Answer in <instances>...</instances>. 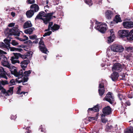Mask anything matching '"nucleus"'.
<instances>
[{"instance_id":"obj_36","label":"nucleus","mask_w":133,"mask_h":133,"mask_svg":"<svg viewBox=\"0 0 133 133\" xmlns=\"http://www.w3.org/2000/svg\"><path fill=\"white\" fill-rule=\"evenodd\" d=\"M98 114L97 113L96 116L95 117H90L89 118V121L91 122L93 120H96L98 118Z\"/></svg>"},{"instance_id":"obj_60","label":"nucleus","mask_w":133,"mask_h":133,"mask_svg":"<svg viewBox=\"0 0 133 133\" xmlns=\"http://www.w3.org/2000/svg\"><path fill=\"white\" fill-rule=\"evenodd\" d=\"M49 6H48V5H47L46 6H44V9H46V8H48V9L49 8Z\"/></svg>"},{"instance_id":"obj_13","label":"nucleus","mask_w":133,"mask_h":133,"mask_svg":"<svg viewBox=\"0 0 133 133\" xmlns=\"http://www.w3.org/2000/svg\"><path fill=\"white\" fill-rule=\"evenodd\" d=\"M23 70L21 69L19 71H17L16 68L14 70H12L11 72L12 74L13 75L16 77H20L21 75L23 74Z\"/></svg>"},{"instance_id":"obj_44","label":"nucleus","mask_w":133,"mask_h":133,"mask_svg":"<svg viewBox=\"0 0 133 133\" xmlns=\"http://www.w3.org/2000/svg\"><path fill=\"white\" fill-rule=\"evenodd\" d=\"M49 31L48 32H45L44 35H43V37H45L46 36H49L52 33L51 31Z\"/></svg>"},{"instance_id":"obj_1","label":"nucleus","mask_w":133,"mask_h":133,"mask_svg":"<svg viewBox=\"0 0 133 133\" xmlns=\"http://www.w3.org/2000/svg\"><path fill=\"white\" fill-rule=\"evenodd\" d=\"M29 62V61L28 60H23L21 63V66L22 68L21 69L23 70V74L21 75V76L20 77L22 78L23 79L22 82H23V85L25 84L24 83L28 81V77L29 76L32 71L30 70L25 71V68H26L27 65Z\"/></svg>"},{"instance_id":"obj_52","label":"nucleus","mask_w":133,"mask_h":133,"mask_svg":"<svg viewBox=\"0 0 133 133\" xmlns=\"http://www.w3.org/2000/svg\"><path fill=\"white\" fill-rule=\"evenodd\" d=\"M131 56L129 55H127L125 57V58L126 59L129 61H130L131 60L130 57Z\"/></svg>"},{"instance_id":"obj_4","label":"nucleus","mask_w":133,"mask_h":133,"mask_svg":"<svg viewBox=\"0 0 133 133\" xmlns=\"http://www.w3.org/2000/svg\"><path fill=\"white\" fill-rule=\"evenodd\" d=\"M5 34L7 36L14 35L20 36V35H22V32L19 31L17 27H15L12 28H7L4 31Z\"/></svg>"},{"instance_id":"obj_11","label":"nucleus","mask_w":133,"mask_h":133,"mask_svg":"<svg viewBox=\"0 0 133 133\" xmlns=\"http://www.w3.org/2000/svg\"><path fill=\"white\" fill-rule=\"evenodd\" d=\"M99 85L98 91L99 95L101 96H102L104 93L105 90L104 86V83L103 81L102 82H99Z\"/></svg>"},{"instance_id":"obj_12","label":"nucleus","mask_w":133,"mask_h":133,"mask_svg":"<svg viewBox=\"0 0 133 133\" xmlns=\"http://www.w3.org/2000/svg\"><path fill=\"white\" fill-rule=\"evenodd\" d=\"M15 80L14 79H12L11 80L9 83V85H12L16 84V83H20L22 82V79L21 77H17Z\"/></svg>"},{"instance_id":"obj_22","label":"nucleus","mask_w":133,"mask_h":133,"mask_svg":"<svg viewBox=\"0 0 133 133\" xmlns=\"http://www.w3.org/2000/svg\"><path fill=\"white\" fill-rule=\"evenodd\" d=\"M119 76L117 72H114L111 75L110 77L113 81H115L117 80Z\"/></svg>"},{"instance_id":"obj_40","label":"nucleus","mask_w":133,"mask_h":133,"mask_svg":"<svg viewBox=\"0 0 133 133\" xmlns=\"http://www.w3.org/2000/svg\"><path fill=\"white\" fill-rule=\"evenodd\" d=\"M85 3L89 5H92V3L91 0H84Z\"/></svg>"},{"instance_id":"obj_6","label":"nucleus","mask_w":133,"mask_h":133,"mask_svg":"<svg viewBox=\"0 0 133 133\" xmlns=\"http://www.w3.org/2000/svg\"><path fill=\"white\" fill-rule=\"evenodd\" d=\"M100 23V22L96 21L95 23L96 25L95 26V28L101 32L104 33L107 30V24L105 23L99 24Z\"/></svg>"},{"instance_id":"obj_54","label":"nucleus","mask_w":133,"mask_h":133,"mask_svg":"<svg viewBox=\"0 0 133 133\" xmlns=\"http://www.w3.org/2000/svg\"><path fill=\"white\" fill-rule=\"evenodd\" d=\"M28 2L29 4H32L35 2V0H28Z\"/></svg>"},{"instance_id":"obj_28","label":"nucleus","mask_w":133,"mask_h":133,"mask_svg":"<svg viewBox=\"0 0 133 133\" xmlns=\"http://www.w3.org/2000/svg\"><path fill=\"white\" fill-rule=\"evenodd\" d=\"M124 133H133V127L130 126L124 130Z\"/></svg>"},{"instance_id":"obj_58","label":"nucleus","mask_w":133,"mask_h":133,"mask_svg":"<svg viewBox=\"0 0 133 133\" xmlns=\"http://www.w3.org/2000/svg\"><path fill=\"white\" fill-rule=\"evenodd\" d=\"M11 15L13 17H14L15 16V12H11Z\"/></svg>"},{"instance_id":"obj_9","label":"nucleus","mask_w":133,"mask_h":133,"mask_svg":"<svg viewBox=\"0 0 133 133\" xmlns=\"http://www.w3.org/2000/svg\"><path fill=\"white\" fill-rule=\"evenodd\" d=\"M105 100L109 102L111 104H112L114 101V99L112 94L109 92H108L104 98Z\"/></svg>"},{"instance_id":"obj_35","label":"nucleus","mask_w":133,"mask_h":133,"mask_svg":"<svg viewBox=\"0 0 133 133\" xmlns=\"http://www.w3.org/2000/svg\"><path fill=\"white\" fill-rule=\"evenodd\" d=\"M49 21H49L48 23H49L48 28V29H46L45 30V31H49L51 29V27H52V26L53 25V23L52 22H49Z\"/></svg>"},{"instance_id":"obj_55","label":"nucleus","mask_w":133,"mask_h":133,"mask_svg":"<svg viewBox=\"0 0 133 133\" xmlns=\"http://www.w3.org/2000/svg\"><path fill=\"white\" fill-rule=\"evenodd\" d=\"M15 23H11L8 25V26L10 27H12L14 26L15 25Z\"/></svg>"},{"instance_id":"obj_64","label":"nucleus","mask_w":133,"mask_h":133,"mask_svg":"<svg viewBox=\"0 0 133 133\" xmlns=\"http://www.w3.org/2000/svg\"><path fill=\"white\" fill-rule=\"evenodd\" d=\"M49 0H46V4H48L49 3Z\"/></svg>"},{"instance_id":"obj_51","label":"nucleus","mask_w":133,"mask_h":133,"mask_svg":"<svg viewBox=\"0 0 133 133\" xmlns=\"http://www.w3.org/2000/svg\"><path fill=\"white\" fill-rule=\"evenodd\" d=\"M132 48L131 47H127L126 48V50L128 52L131 51L132 49Z\"/></svg>"},{"instance_id":"obj_47","label":"nucleus","mask_w":133,"mask_h":133,"mask_svg":"<svg viewBox=\"0 0 133 133\" xmlns=\"http://www.w3.org/2000/svg\"><path fill=\"white\" fill-rule=\"evenodd\" d=\"M125 104L128 105L129 106L130 105V103L129 101H126V99H125V101L124 102H122V105H123V104Z\"/></svg>"},{"instance_id":"obj_2","label":"nucleus","mask_w":133,"mask_h":133,"mask_svg":"<svg viewBox=\"0 0 133 133\" xmlns=\"http://www.w3.org/2000/svg\"><path fill=\"white\" fill-rule=\"evenodd\" d=\"M11 38L8 37L4 40V43L3 42L0 43V47L3 49L5 51H9L10 50L11 51H21L22 49L21 48H16L14 47H11L10 46V41Z\"/></svg>"},{"instance_id":"obj_46","label":"nucleus","mask_w":133,"mask_h":133,"mask_svg":"<svg viewBox=\"0 0 133 133\" xmlns=\"http://www.w3.org/2000/svg\"><path fill=\"white\" fill-rule=\"evenodd\" d=\"M26 43L29 46H31L32 45V42L30 40H28L26 42Z\"/></svg>"},{"instance_id":"obj_10","label":"nucleus","mask_w":133,"mask_h":133,"mask_svg":"<svg viewBox=\"0 0 133 133\" xmlns=\"http://www.w3.org/2000/svg\"><path fill=\"white\" fill-rule=\"evenodd\" d=\"M39 48L41 52L46 54H47V52H49V51H48L42 40L40 41L39 42Z\"/></svg>"},{"instance_id":"obj_27","label":"nucleus","mask_w":133,"mask_h":133,"mask_svg":"<svg viewBox=\"0 0 133 133\" xmlns=\"http://www.w3.org/2000/svg\"><path fill=\"white\" fill-rule=\"evenodd\" d=\"M32 26V25L30 21H28L25 23L24 24L23 28L24 29H26L27 28L31 27Z\"/></svg>"},{"instance_id":"obj_62","label":"nucleus","mask_w":133,"mask_h":133,"mask_svg":"<svg viewBox=\"0 0 133 133\" xmlns=\"http://www.w3.org/2000/svg\"><path fill=\"white\" fill-rule=\"evenodd\" d=\"M45 10V12L46 13H47L48 12V10L47 9H46Z\"/></svg>"},{"instance_id":"obj_23","label":"nucleus","mask_w":133,"mask_h":133,"mask_svg":"<svg viewBox=\"0 0 133 133\" xmlns=\"http://www.w3.org/2000/svg\"><path fill=\"white\" fill-rule=\"evenodd\" d=\"M113 15V12L110 10H108L105 13V16L106 18L108 19H111Z\"/></svg>"},{"instance_id":"obj_56","label":"nucleus","mask_w":133,"mask_h":133,"mask_svg":"<svg viewBox=\"0 0 133 133\" xmlns=\"http://www.w3.org/2000/svg\"><path fill=\"white\" fill-rule=\"evenodd\" d=\"M95 1L96 2L98 3L99 4H100L101 3L102 0H95Z\"/></svg>"},{"instance_id":"obj_15","label":"nucleus","mask_w":133,"mask_h":133,"mask_svg":"<svg viewBox=\"0 0 133 133\" xmlns=\"http://www.w3.org/2000/svg\"><path fill=\"white\" fill-rule=\"evenodd\" d=\"M128 33V31L125 30H119L118 32V35L121 38H125L127 34Z\"/></svg>"},{"instance_id":"obj_57","label":"nucleus","mask_w":133,"mask_h":133,"mask_svg":"<svg viewBox=\"0 0 133 133\" xmlns=\"http://www.w3.org/2000/svg\"><path fill=\"white\" fill-rule=\"evenodd\" d=\"M35 40L33 42V43H37L39 41V39L37 38L36 39H35Z\"/></svg>"},{"instance_id":"obj_20","label":"nucleus","mask_w":133,"mask_h":133,"mask_svg":"<svg viewBox=\"0 0 133 133\" xmlns=\"http://www.w3.org/2000/svg\"><path fill=\"white\" fill-rule=\"evenodd\" d=\"M125 39H127L128 41L133 40V29L130 32L128 31V33L125 37Z\"/></svg>"},{"instance_id":"obj_19","label":"nucleus","mask_w":133,"mask_h":133,"mask_svg":"<svg viewBox=\"0 0 133 133\" xmlns=\"http://www.w3.org/2000/svg\"><path fill=\"white\" fill-rule=\"evenodd\" d=\"M123 25L124 28L127 29L133 27V22H124L123 23Z\"/></svg>"},{"instance_id":"obj_8","label":"nucleus","mask_w":133,"mask_h":133,"mask_svg":"<svg viewBox=\"0 0 133 133\" xmlns=\"http://www.w3.org/2000/svg\"><path fill=\"white\" fill-rule=\"evenodd\" d=\"M124 67V65H121L119 63H116L114 65L112 68V71L120 72L122 70Z\"/></svg>"},{"instance_id":"obj_43","label":"nucleus","mask_w":133,"mask_h":133,"mask_svg":"<svg viewBox=\"0 0 133 133\" xmlns=\"http://www.w3.org/2000/svg\"><path fill=\"white\" fill-rule=\"evenodd\" d=\"M16 68L14 66H11V65H10V67H8V68L11 72V71L12 70H13L15 69H16Z\"/></svg>"},{"instance_id":"obj_38","label":"nucleus","mask_w":133,"mask_h":133,"mask_svg":"<svg viewBox=\"0 0 133 133\" xmlns=\"http://www.w3.org/2000/svg\"><path fill=\"white\" fill-rule=\"evenodd\" d=\"M112 125H106L105 130L107 132L110 131V130L112 128Z\"/></svg>"},{"instance_id":"obj_3","label":"nucleus","mask_w":133,"mask_h":133,"mask_svg":"<svg viewBox=\"0 0 133 133\" xmlns=\"http://www.w3.org/2000/svg\"><path fill=\"white\" fill-rule=\"evenodd\" d=\"M54 13V12L46 13L44 11H41L37 16L35 19H41L43 20L45 24H46L50 21L52 18V15Z\"/></svg>"},{"instance_id":"obj_33","label":"nucleus","mask_w":133,"mask_h":133,"mask_svg":"<svg viewBox=\"0 0 133 133\" xmlns=\"http://www.w3.org/2000/svg\"><path fill=\"white\" fill-rule=\"evenodd\" d=\"M119 16V15H117L114 19V21L116 23H117L118 22H121L122 21Z\"/></svg>"},{"instance_id":"obj_61","label":"nucleus","mask_w":133,"mask_h":133,"mask_svg":"<svg viewBox=\"0 0 133 133\" xmlns=\"http://www.w3.org/2000/svg\"><path fill=\"white\" fill-rule=\"evenodd\" d=\"M21 88L20 87H18V90L17 91H21Z\"/></svg>"},{"instance_id":"obj_53","label":"nucleus","mask_w":133,"mask_h":133,"mask_svg":"<svg viewBox=\"0 0 133 133\" xmlns=\"http://www.w3.org/2000/svg\"><path fill=\"white\" fill-rule=\"evenodd\" d=\"M17 116L16 115H12L11 116V119L15 120Z\"/></svg>"},{"instance_id":"obj_25","label":"nucleus","mask_w":133,"mask_h":133,"mask_svg":"<svg viewBox=\"0 0 133 133\" xmlns=\"http://www.w3.org/2000/svg\"><path fill=\"white\" fill-rule=\"evenodd\" d=\"M118 96L119 99L121 101V103L122 105V102L125 101V96L122 94H119L118 95Z\"/></svg>"},{"instance_id":"obj_24","label":"nucleus","mask_w":133,"mask_h":133,"mask_svg":"<svg viewBox=\"0 0 133 133\" xmlns=\"http://www.w3.org/2000/svg\"><path fill=\"white\" fill-rule=\"evenodd\" d=\"M39 10V6L37 5L36 4H33L31 6L30 10L33 11L34 12L38 11Z\"/></svg>"},{"instance_id":"obj_16","label":"nucleus","mask_w":133,"mask_h":133,"mask_svg":"<svg viewBox=\"0 0 133 133\" xmlns=\"http://www.w3.org/2000/svg\"><path fill=\"white\" fill-rule=\"evenodd\" d=\"M102 111L103 114L105 115V116L111 114V109L109 106H107L103 109Z\"/></svg>"},{"instance_id":"obj_7","label":"nucleus","mask_w":133,"mask_h":133,"mask_svg":"<svg viewBox=\"0 0 133 133\" xmlns=\"http://www.w3.org/2000/svg\"><path fill=\"white\" fill-rule=\"evenodd\" d=\"M111 49L112 51L119 52H122L124 49L122 46L116 44L112 45L111 47Z\"/></svg>"},{"instance_id":"obj_34","label":"nucleus","mask_w":133,"mask_h":133,"mask_svg":"<svg viewBox=\"0 0 133 133\" xmlns=\"http://www.w3.org/2000/svg\"><path fill=\"white\" fill-rule=\"evenodd\" d=\"M22 38H21L19 37L17 38V39L21 41H24L28 39V37L25 35H23L22 36Z\"/></svg>"},{"instance_id":"obj_48","label":"nucleus","mask_w":133,"mask_h":133,"mask_svg":"<svg viewBox=\"0 0 133 133\" xmlns=\"http://www.w3.org/2000/svg\"><path fill=\"white\" fill-rule=\"evenodd\" d=\"M133 96V95L131 92L129 93V94H128V96L129 98H132Z\"/></svg>"},{"instance_id":"obj_41","label":"nucleus","mask_w":133,"mask_h":133,"mask_svg":"<svg viewBox=\"0 0 133 133\" xmlns=\"http://www.w3.org/2000/svg\"><path fill=\"white\" fill-rule=\"evenodd\" d=\"M29 38L32 40H34L37 38V36L36 35H34L29 36Z\"/></svg>"},{"instance_id":"obj_31","label":"nucleus","mask_w":133,"mask_h":133,"mask_svg":"<svg viewBox=\"0 0 133 133\" xmlns=\"http://www.w3.org/2000/svg\"><path fill=\"white\" fill-rule=\"evenodd\" d=\"M30 55V53L29 52H28L25 54V55H21L20 54V57L23 59H25L27 58V60H28V58L29 56Z\"/></svg>"},{"instance_id":"obj_42","label":"nucleus","mask_w":133,"mask_h":133,"mask_svg":"<svg viewBox=\"0 0 133 133\" xmlns=\"http://www.w3.org/2000/svg\"><path fill=\"white\" fill-rule=\"evenodd\" d=\"M20 91H17V94L20 95H21L22 94L24 95H26L27 94L28 92H20Z\"/></svg>"},{"instance_id":"obj_45","label":"nucleus","mask_w":133,"mask_h":133,"mask_svg":"<svg viewBox=\"0 0 133 133\" xmlns=\"http://www.w3.org/2000/svg\"><path fill=\"white\" fill-rule=\"evenodd\" d=\"M12 44L13 46H16L18 44V43L16 41L12 40L11 43Z\"/></svg>"},{"instance_id":"obj_14","label":"nucleus","mask_w":133,"mask_h":133,"mask_svg":"<svg viewBox=\"0 0 133 133\" xmlns=\"http://www.w3.org/2000/svg\"><path fill=\"white\" fill-rule=\"evenodd\" d=\"M110 34V36L108 37V43H110L112 42L115 38L114 32L113 29H111L109 30Z\"/></svg>"},{"instance_id":"obj_21","label":"nucleus","mask_w":133,"mask_h":133,"mask_svg":"<svg viewBox=\"0 0 133 133\" xmlns=\"http://www.w3.org/2000/svg\"><path fill=\"white\" fill-rule=\"evenodd\" d=\"M98 105H97L94 107L88 109V113H89L90 111H91L92 112H97L99 111V108Z\"/></svg>"},{"instance_id":"obj_63","label":"nucleus","mask_w":133,"mask_h":133,"mask_svg":"<svg viewBox=\"0 0 133 133\" xmlns=\"http://www.w3.org/2000/svg\"><path fill=\"white\" fill-rule=\"evenodd\" d=\"M109 50H109V49H107V53H109V52H109Z\"/></svg>"},{"instance_id":"obj_5","label":"nucleus","mask_w":133,"mask_h":133,"mask_svg":"<svg viewBox=\"0 0 133 133\" xmlns=\"http://www.w3.org/2000/svg\"><path fill=\"white\" fill-rule=\"evenodd\" d=\"M6 54V52L0 49L1 57V59H2V64L4 66L8 68V67H10V64L8 62L6 57L4 55Z\"/></svg>"},{"instance_id":"obj_59","label":"nucleus","mask_w":133,"mask_h":133,"mask_svg":"<svg viewBox=\"0 0 133 133\" xmlns=\"http://www.w3.org/2000/svg\"><path fill=\"white\" fill-rule=\"evenodd\" d=\"M129 122H131V123H130V125L131 124H133V120H132L131 121H129Z\"/></svg>"},{"instance_id":"obj_37","label":"nucleus","mask_w":133,"mask_h":133,"mask_svg":"<svg viewBox=\"0 0 133 133\" xmlns=\"http://www.w3.org/2000/svg\"><path fill=\"white\" fill-rule=\"evenodd\" d=\"M39 130L42 132H44L45 128H44V125H41L39 128Z\"/></svg>"},{"instance_id":"obj_50","label":"nucleus","mask_w":133,"mask_h":133,"mask_svg":"<svg viewBox=\"0 0 133 133\" xmlns=\"http://www.w3.org/2000/svg\"><path fill=\"white\" fill-rule=\"evenodd\" d=\"M59 0H51L50 1V2H52V1L54 3L55 2L56 3V4H54V5H58L59 3L58 1Z\"/></svg>"},{"instance_id":"obj_49","label":"nucleus","mask_w":133,"mask_h":133,"mask_svg":"<svg viewBox=\"0 0 133 133\" xmlns=\"http://www.w3.org/2000/svg\"><path fill=\"white\" fill-rule=\"evenodd\" d=\"M30 127L29 126L28 127H26L25 128V129L27 130H28V131H26V132H27L28 133H30L31 131V130H30Z\"/></svg>"},{"instance_id":"obj_26","label":"nucleus","mask_w":133,"mask_h":133,"mask_svg":"<svg viewBox=\"0 0 133 133\" xmlns=\"http://www.w3.org/2000/svg\"><path fill=\"white\" fill-rule=\"evenodd\" d=\"M35 30L34 28L32 27L25 30L24 32L26 34L30 35L32 33V32Z\"/></svg>"},{"instance_id":"obj_17","label":"nucleus","mask_w":133,"mask_h":133,"mask_svg":"<svg viewBox=\"0 0 133 133\" xmlns=\"http://www.w3.org/2000/svg\"><path fill=\"white\" fill-rule=\"evenodd\" d=\"M18 55V54H16L14 56L11 57L10 60L12 64H15L16 63H20V62L18 60L19 57Z\"/></svg>"},{"instance_id":"obj_32","label":"nucleus","mask_w":133,"mask_h":133,"mask_svg":"<svg viewBox=\"0 0 133 133\" xmlns=\"http://www.w3.org/2000/svg\"><path fill=\"white\" fill-rule=\"evenodd\" d=\"M105 115H101V121L102 123L104 124H105L108 121L107 119L105 118Z\"/></svg>"},{"instance_id":"obj_29","label":"nucleus","mask_w":133,"mask_h":133,"mask_svg":"<svg viewBox=\"0 0 133 133\" xmlns=\"http://www.w3.org/2000/svg\"><path fill=\"white\" fill-rule=\"evenodd\" d=\"M60 27V26L59 25L57 24H54L52 26V27H51V30L53 32H54L55 31L58 30Z\"/></svg>"},{"instance_id":"obj_30","label":"nucleus","mask_w":133,"mask_h":133,"mask_svg":"<svg viewBox=\"0 0 133 133\" xmlns=\"http://www.w3.org/2000/svg\"><path fill=\"white\" fill-rule=\"evenodd\" d=\"M34 12L31 10L27 11L26 13V15L27 17L30 18L34 15Z\"/></svg>"},{"instance_id":"obj_18","label":"nucleus","mask_w":133,"mask_h":133,"mask_svg":"<svg viewBox=\"0 0 133 133\" xmlns=\"http://www.w3.org/2000/svg\"><path fill=\"white\" fill-rule=\"evenodd\" d=\"M6 73L3 67L0 66V77L6 79L8 77L6 75Z\"/></svg>"},{"instance_id":"obj_39","label":"nucleus","mask_w":133,"mask_h":133,"mask_svg":"<svg viewBox=\"0 0 133 133\" xmlns=\"http://www.w3.org/2000/svg\"><path fill=\"white\" fill-rule=\"evenodd\" d=\"M0 83L1 84H2L3 85H4L9 84V82L7 80H0Z\"/></svg>"}]
</instances>
